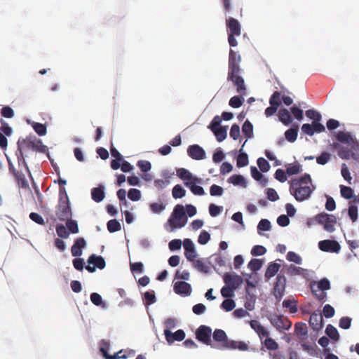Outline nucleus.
Listing matches in <instances>:
<instances>
[{"label":"nucleus","mask_w":359,"mask_h":359,"mask_svg":"<svg viewBox=\"0 0 359 359\" xmlns=\"http://www.w3.org/2000/svg\"><path fill=\"white\" fill-rule=\"evenodd\" d=\"M340 143L334 142L333 147L337 149L338 156L342 159L355 158L359 152V143L350 132L339 131L334 135Z\"/></svg>","instance_id":"1"},{"label":"nucleus","mask_w":359,"mask_h":359,"mask_svg":"<svg viewBox=\"0 0 359 359\" xmlns=\"http://www.w3.org/2000/svg\"><path fill=\"white\" fill-rule=\"evenodd\" d=\"M289 184L290 194L299 202L308 200L316 189L311 175L307 173L291 180Z\"/></svg>","instance_id":"2"},{"label":"nucleus","mask_w":359,"mask_h":359,"mask_svg":"<svg viewBox=\"0 0 359 359\" xmlns=\"http://www.w3.org/2000/svg\"><path fill=\"white\" fill-rule=\"evenodd\" d=\"M37 141L38 139L35 136L27 137L25 139H20L18 141V150L16 151V156L19 163L22 162L25 165H26V162L24 157V151L32 150L35 151V149L37 147Z\"/></svg>","instance_id":"3"},{"label":"nucleus","mask_w":359,"mask_h":359,"mask_svg":"<svg viewBox=\"0 0 359 359\" xmlns=\"http://www.w3.org/2000/svg\"><path fill=\"white\" fill-rule=\"evenodd\" d=\"M226 25L228 32V41L231 46L235 47L238 42L235 36H239L241 34V27L238 20L233 18H229L226 20Z\"/></svg>","instance_id":"4"},{"label":"nucleus","mask_w":359,"mask_h":359,"mask_svg":"<svg viewBox=\"0 0 359 359\" xmlns=\"http://www.w3.org/2000/svg\"><path fill=\"white\" fill-rule=\"evenodd\" d=\"M314 219L318 224L323 225L326 231L332 233L335 231L337 217L334 215L321 212L316 215Z\"/></svg>","instance_id":"5"},{"label":"nucleus","mask_w":359,"mask_h":359,"mask_svg":"<svg viewBox=\"0 0 359 359\" xmlns=\"http://www.w3.org/2000/svg\"><path fill=\"white\" fill-rule=\"evenodd\" d=\"M268 320L279 332L288 330L292 326L291 321L283 315L272 313L268 316Z\"/></svg>","instance_id":"6"},{"label":"nucleus","mask_w":359,"mask_h":359,"mask_svg":"<svg viewBox=\"0 0 359 359\" xmlns=\"http://www.w3.org/2000/svg\"><path fill=\"white\" fill-rule=\"evenodd\" d=\"M211 335L212 330L206 325H201L196 332V339L198 341L211 347H217L216 345L212 344Z\"/></svg>","instance_id":"7"},{"label":"nucleus","mask_w":359,"mask_h":359,"mask_svg":"<svg viewBox=\"0 0 359 359\" xmlns=\"http://www.w3.org/2000/svg\"><path fill=\"white\" fill-rule=\"evenodd\" d=\"M241 60V55L236 52L230 49L229 55V69L228 74L241 73L240 62Z\"/></svg>","instance_id":"8"},{"label":"nucleus","mask_w":359,"mask_h":359,"mask_svg":"<svg viewBox=\"0 0 359 359\" xmlns=\"http://www.w3.org/2000/svg\"><path fill=\"white\" fill-rule=\"evenodd\" d=\"M286 278L284 274L279 273L276 277V281L273 287V295L279 302L285 294L286 286Z\"/></svg>","instance_id":"9"},{"label":"nucleus","mask_w":359,"mask_h":359,"mask_svg":"<svg viewBox=\"0 0 359 359\" xmlns=\"http://www.w3.org/2000/svg\"><path fill=\"white\" fill-rule=\"evenodd\" d=\"M212 338L215 342H212L213 345H216L217 347H213L214 348L217 349H226V346L228 345L229 339L226 334V332L220 329H216L213 334Z\"/></svg>","instance_id":"10"},{"label":"nucleus","mask_w":359,"mask_h":359,"mask_svg":"<svg viewBox=\"0 0 359 359\" xmlns=\"http://www.w3.org/2000/svg\"><path fill=\"white\" fill-rule=\"evenodd\" d=\"M241 73L236 74H228L227 80L231 81L234 86L236 87V91L241 95H245L246 94V86L243 78L240 76Z\"/></svg>","instance_id":"11"},{"label":"nucleus","mask_w":359,"mask_h":359,"mask_svg":"<svg viewBox=\"0 0 359 359\" xmlns=\"http://www.w3.org/2000/svg\"><path fill=\"white\" fill-rule=\"evenodd\" d=\"M319 249L323 252L339 253L341 246L337 241L323 240L318 243Z\"/></svg>","instance_id":"12"},{"label":"nucleus","mask_w":359,"mask_h":359,"mask_svg":"<svg viewBox=\"0 0 359 359\" xmlns=\"http://www.w3.org/2000/svg\"><path fill=\"white\" fill-rule=\"evenodd\" d=\"M224 282L229 287L236 290L243 282L241 276L237 274L225 273L224 276Z\"/></svg>","instance_id":"13"},{"label":"nucleus","mask_w":359,"mask_h":359,"mask_svg":"<svg viewBox=\"0 0 359 359\" xmlns=\"http://www.w3.org/2000/svg\"><path fill=\"white\" fill-rule=\"evenodd\" d=\"M56 215L60 221H65L66 219L71 218L72 210L69 203H59Z\"/></svg>","instance_id":"14"},{"label":"nucleus","mask_w":359,"mask_h":359,"mask_svg":"<svg viewBox=\"0 0 359 359\" xmlns=\"http://www.w3.org/2000/svg\"><path fill=\"white\" fill-rule=\"evenodd\" d=\"M187 154L194 160H202L205 158L204 149L198 144L190 145L187 149Z\"/></svg>","instance_id":"15"},{"label":"nucleus","mask_w":359,"mask_h":359,"mask_svg":"<svg viewBox=\"0 0 359 359\" xmlns=\"http://www.w3.org/2000/svg\"><path fill=\"white\" fill-rule=\"evenodd\" d=\"M183 245L186 258L190 262H194V259L197 257V253L193 242L190 239L186 238L183 242Z\"/></svg>","instance_id":"16"},{"label":"nucleus","mask_w":359,"mask_h":359,"mask_svg":"<svg viewBox=\"0 0 359 359\" xmlns=\"http://www.w3.org/2000/svg\"><path fill=\"white\" fill-rule=\"evenodd\" d=\"M173 290L176 294L182 296H188L191 293L190 284L184 281H177L175 283Z\"/></svg>","instance_id":"17"},{"label":"nucleus","mask_w":359,"mask_h":359,"mask_svg":"<svg viewBox=\"0 0 359 359\" xmlns=\"http://www.w3.org/2000/svg\"><path fill=\"white\" fill-rule=\"evenodd\" d=\"M164 334L168 344H172L175 341H181L185 338V332L182 330H178L172 333L168 330H164Z\"/></svg>","instance_id":"18"},{"label":"nucleus","mask_w":359,"mask_h":359,"mask_svg":"<svg viewBox=\"0 0 359 359\" xmlns=\"http://www.w3.org/2000/svg\"><path fill=\"white\" fill-rule=\"evenodd\" d=\"M201 182V179L194 177V179L191 182H184V185L189 188L194 195L203 196L205 194L203 188L201 186L196 185V184H200Z\"/></svg>","instance_id":"19"},{"label":"nucleus","mask_w":359,"mask_h":359,"mask_svg":"<svg viewBox=\"0 0 359 359\" xmlns=\"http://www.w3.org/2000/svg\"><path fill=\"white\" fill-rule=\"evenodd\" d=\"M323 316L318 311L313 312L309 318V325L313 330L318 331L323 327Z\"/></svg>","instance_id":"20"},{"label":"nucleus","mask_w":359,"mask_h":359,"mask_svg":"<svg viewBox=\"0 0 359 359\" xmlns=\"http://www.w3.org/2000/svg\"><path fill=\"white\" fill-rule=\"evenodd\" d=\"M86 246V242L83 238H76L71 248L72 256L80 257L82 255V249Z\"/></svg>","instance_id":"21"},{"label":"nucleus","mask_w":359,"mask_h":359,"mask_svg":"<svg viewBox=\"0 0 359 359\" xmlns=\"http://www.w3.org/2000/svg\"><path fill=\"white\" fill-rule=\"evenodd\" d=\"M103 344H104L106 345V348L102 346V347H100V351L102 353L103 356L106 359H121V358L126 359L128 358L127 355L123 354L122 350L114 353V355L108 354L107 348H108L109 344L104 341H103Z\"/></svg>","instance_id":"22"},{"label":"nucleus","mask_w":359,"mask_h":359,"mask_svg":"<svg viewBox=\"0 0 359 359\" xmlns=\"http://www.w3.org/2000/svg\"><path fill=\"white\" fill-rule=\"evenodd\" d=\"M88 264H93L95 267L99 269H103L106 263L104 258L102 256H97L95 254L91 255L88 259Z\"/></svg>","instance_id":"23"},{"label":"nucleus","mask_w":359,"mask_h":359,"mask_svg":"<svg viewBox=\"0 0 359 359\" xmlns=\"http://www.w3.org/2000/svg\"><path fill=\"white\" fill-rule=\"evenodd\" d=\"M226 349H238L240 351H248L249 349L248 345L242 341L229 340L228 345L226 346Z\"/></svg>","instance_id":"24"},{"label":"nucleus","mask_w":359,"mask_h":359,"mask_svg":"<svg viewBox=\"0 0 359 359\" xmlns=\"http://www.w3.org/2000/svg\"><path fill=\"white\" fill-rule=\"evenodd\" d=\"M91 197L95 202H101L104 198V187L100 185L98 187L92 189Z\"/></svg>","instance_id":"25"},{"label":"nucleus","mask_w":359,"mask_h":359,"mask_svg":"<svg viewBox=\"0 0 359 359\" xmlns=\"http://www.w3.org/2000/svg\"><path fill=\"white\" fill-rule=\"evenodd\" d=\"M280 264L276 262H271L265 272V278L269 280L273 277L280 270Z\"/></svg>","instance_id":"26"},{"label":"nucleus","mask_w":359,"mask_h":359,"mask_svg":"<svg viewBox=\"0 0 359 359\" xmlns=\"http://www.w3.org/2000/svg\"><path fill=\"white\" fill-rule=\"evenodd\" d=\"M171 216L174 217L175 219L178 220H186V223L187 222V218L185 215L184 208L182 205H177L174 208L173 212Z\"/></svg>","instance_id":"27"},{"label":"nucleus","mask_w":359,"mask_h":359,"mask_svg":"<svg viewBox=\"0 0 359 359\" xmlns=\"http://www.w3.org/2000/svg\"><path fill=\"white\" fill-rule=\"evenodd\" d=\"M168 224L170 228L169 231H174L176 229H180L184 227L186 225V220H178L175 219L174 217L170 216V217L168 220Z\"/></svg>","instance_id":"28"},{"label":"nucleus","mask_w":359,"mask_h":359,"mask_svg":"<svg viewBox=\"0 0 359 359\" xmlns=\"http://www.w3.org/2000/svg\"><path fill=\"white\" fill-rule=\"evenodd\" d=\"M295 328V334L297 336L302 339H304L306 337L308 331L306 325L304 323H298L294 325Z\"/></svg>","instance_id":"29"},{"label":"nucleus","mask_w":359,"mask_h":359,"mask_svg":"<svg viewBox=\"0 0 359 359\" xmlns=\"http://www.w3.org/2000/svg\"><path fill=\"white\" fill-rule=\"evenodd\" d=\"M279 115V119L280 121L285 126L290 125L292 121V116L289 112V111L287 109H280L278 113Z\"/></svg>","instance_id":"30"},{"label":"nucleus","mask_w":359,"mask_h":359,"mask_svg":"<svg viewBox=\"0 0 359 359\" xmlns=\"http://www.w3.org/2000/svg\"><path fill=\"white\" fill-rule=\"evenodd\" d=\"M285 272L288 276H294L297 275H302L305 271L303 268L296 266L293 264L285 266Z\"/></svg>","instance_id":"31"},{"label":"nucleus","mask_w":359,"mask_h":359,"mask_svg":"<svg viewBox=\"0 0 359 359\" xmlns=\"http://www.w3.org/2000/svg\"><path fill=\"white\" fill-rule=\"evenodd\" d=\"M298 126H293L292 128L287 130L285 133L286 140L290 142H294L298 135Z\"/></svg>","instance_id":"32"},{"label":"nucleus","mask_w":359,"mask_h":359,"mask_svg":"<svg viewBox=\"0 0 359 359\" xmlns=\"http://www.w3.org/2000/svg\"><path fill=\"white\" fill-rule=\"evenodd\" d=\"M177 175L184 182H191L195 177L185 168H179L177 170Z\"/></svg>","instance_id":"33"},{"label":"nucleus","mask_w":359,"mask_h":359,"mask_svg":"<svg viewBox=\"0 0 359 359\" xmlns=\"http://www.w3.org/2000/svg\"><path fill=\"white\" fill-rule=\"evenodd\" d=\"M326 334L334 341H337L339 339V334L336 327L329 324L327 325L325 330Z\"/></svg>","instance_id":"34"},{"label":"nucleus","mask_w":359,"mask_h":359,"mask_svg":"<svg viewBox=\"0 0 359 359\" xmlns=\"http://www.w3.org/2000/svg\"><path fill=\"white\" fill-rule=\"evenodd\" d=\"M194 266L199 271L208 273L210 271V267L202 259H194L192 262Z\"/></svg>","instance_id":"35"},{"label":"nucleus","mask_w":359,"mask_h":359,"mask_svg":"<svg viewBox=\"0 0 359 359\" xmlns=\"http://www.w3.org/2000/svg\"><path fill=\"white\" fill-rule=\"evenodd\" d=\"M242 132L247 138H251L253 135V126L248 120H246L242 127Z\"/></svg>","instance_id":"36"},{"label":"nucleus","mask_w":359,"mask_h":359,"mask_svg":"<svg viewBox=\"0 0 359 359\" xmlns=\"http://www.w3.org/2000/svg\"><path fill=\"white\" fill-rule=\"evenodd\" d=\"M212 132L215 134L217 140L219 142L224 140L227 135L226 127H220L219 128L213 130Z\"/></svg>","instance_id":"37"},{"label":"nucleus","mask_w":359,"mask_h":359,"mask_svg":"<svg viewBox=\"0 0 359 359\" xmlns=\"http://www.w3.org/2000/svg\"><path fill=\"white\" fill-rule=\"evenodd\" d=\"M283 306L289 309L291 313H294L297 311V302L292 299H285L283 302Z\"/></svg>","instance_id":"38"},{"label":"nucleus","mask_w":359,"mask_h":359,"mask_svg":"<svg viewBox=\"0 0 359 359\" xmlns=\"http://www.w3.org/2000/svg\"><path fill=\"white\" fill-rule=\"evenodd\" d=\"M228 182L236 186L241 185L245 187L246 186L244 177L240 175H233L231 176L228 180Z\"/></svg>","instance_id":"39"},{"label":"nucleus","mask_w":359,"mask_h":359,"mask_svg":"<svg viewBox=\"0 0 359 359\" xmlns=\"http://www.w3.org/2000/svg\"><path fill=\"white\" fill-rule=\"evenodd\" d=\"M262 344L269 351H276L278 348V343L269 337L264 341H262Z\"/></svg>","instance_id":"40"},{"label":"nucleus","mask_w":359,"mask_h":359,"mask_svg":"<svg viewBox=\"0 0 359 359\" xmlns=\"http://www.w3.org/2000/svg\"><path fill=\"white\" fill-rule=\"evenodd\" d=\"M302 165L297 163L291 164L286 168V173L288 175H294L299 174L302 172Z\"/></svg>","instance_id":"41"},{"label":"nucleus","mask_w":359,"mask_h":359,"mask_svg":"<svg viewBox=\"0 0 359 359\" xmlns=\"http://www.w3.org/2000/svg\"><path fill=\"white\" fill-rule=\"evenodd\" d=\"M263 265V261L259 259H252L248 263V268L252 271L259 270Z\"/></svg>","instance_id":"42"},{"label":"nucleus","mask_w":359,"mask_h":359,"mask_svg":"<svg viewBox=\"0 0 359 359\" xmlns=\"http://www.w3.org/2000/svg\"><path fill=\"white\" fill-rule=\"evenodd\" d=\"M66 226L69 232L72 233H77L79 232V226L76 221L71 219L70 218L66 219Z\"/></svg>","instance_id":"43"},{"label":"nucleus","mask_w":359,"mask_h":359,"mask_svg":"<svg viewBox=\"0 0 359 359\" xmlns=\"http://www.w3.org/2000/svg\"><path fill=\"white\" fill-rule=\"evenodd\" d=\"M172 196L175 198H181L186 194V191L182 187L181 185L177 184L172 189Z\"/></svg>","instance_id":"44"},{"label":"nucleus","mask_w":359,"mask_h":359,"mask_svg":"<svg viewBox=\"0 0 359 359\" xmlns=\"http://www.w3.org/2000/svg\"><path fill=\"white\" fill-rule=\"evenodd\" d=\"M121 229V224L116 219H111L107 222V229L110 233L116 232Z\"/></svg>","instance_id":"45"},{"label":"nucleus","mask_w":359,"mask_h":359,"mask_svg":"<svg viewBox=\"0 0 359 359\" xmlns=\"http://www.w3.org/2000/svg\"><path fill=\"white\" fill-rule=\"evenodd\" d=\"M340 191L341 196L346 199H351L353 196V191L349 187L341 185Z\"/></svg>","instance_id":"46"},{"label":"nucleus","mask_w":359,"mask_h":359,"mask_svg":"<svg viewBox=\"0 0 359 359\" xmlns=\"http://www.w3.org/2000/svg\"><path fill=\"white\" fill-rule=\"evenodd\" d=\"M241 96H233L229 100V105L233 108H238L242 106L244 98Z\"/></svg>","instance_id":"47"},{"label":"nucleus","mask_w":359,"mask_h":359,"mask_svg":"<svg viewBox=\"0 0 359 359\" xmlns=\"http://www.w3.org/2000/svg\"><path fill=\"white\" fill-rule=\"evenodd\" d=\"M286 258L289 262H294L297 264H301L302 262V257L296 252L290 251L286 255Z\"/></svg>","instance_id":"48"},{"label":"nucleus","mask_w":359,"mask_h":359,"mask_svg":"<svg viewBox=\"0 0 359 359\" xmlns=\"http://www.w3.org/2000/svg\"><path fill=\"white\" fill-rule=\"evenodd\" d=\"M236 306L235 302L231 299L224 300L221 304V308L226 311H232Z\"/></svg>","instance_id":"49"},{"label":"nucleus","mask_w":359,"mask_h":359,"mask_svg":"<svg viewBox=\"0 0 359 359\" xmlns=\"http://www.w3.org/2000/svg\"><path fill=\"white\" fill-rule=\"evenodd\" d=\"M236 290L233 287L226 285L221 289V294L224 298H231L234 297V291Z\"/></svg>","instance_id":"50"},{"label":"nucleus","mask_w":359,"mask_h":359,"mask_svg":"<svg viewBox=\"0 0 359 359\" xmlns=\"http://www.w3.org/2000/svg\"><path fill=\"white\" fill-rule=\"evenodd\" d=\"M248 156L245 153L240 154L237 157V166L242 168L246 166L248 164Z\"/></svg>","instance_id":"51"},{"label":"nucleus","mask_w":359,"mask_h":359,"mask_svg":"<svg viewBox=\"0 0 359 359\" xmlns=\"http://www.w3.org/2000/svg\"><path fill=\"white\" fill-rule=\"evenodd\" d=\"M56 232L59 237L62 238H67L69 236V232L68 231L67 227H65L63 224L57 225Z\"/></svg>","instance_id":"52"},{"label":"nucleus","mask_w":359,"mask_h":359,"mask_svg":"<svg viewBox=\"0 0 359 359\" xmlns=\"http://www.w3.org/2000/svg\"><path fill=\"white\" fill-rule=\"evenodd\" d=\"M280 93L278 91H275L269 99L270 105L278 107L280 105Z\"/></svg>","instance_id":"53"},{"label":"nucleus","mask_w":359,"mask_h":359,"mask_svg":"<svg viewBox=\"0 0 359 359\" xmlns=\"http://www.w3.org/2000/svg\"><path fill=\"white\" fill-rule=\"evenodd\" d=\"M331 154L324 151L316 158V162L320 165H325L330 159Z\"/></svg>","instance_id":"54"},{"label":"nucleus","mask_w":359,"mask_h":359,"mask_svg":"<svg viewBox=\"0 0 359 359\" xmlns=\"http://www.w3.org/2000/svg\"><path fill=\"white\" fill-rule=\"evenodd\" d=\"M257 165L260 170L263 172H266L270 169V165L269 162L262 157H260L257 159Z\"/></svg>","instance_id":"55"},{"label":"nucleus","mask_w":359,"mask_h":359,"mask_svg":"<svg viewBox=\"0 0 359 359\" xmlns=\"http://www.w3.org/2000/svg\"><path fill=\"white\" fill-rule=\"evenodd\" d=\"M128 198L133 201H137L141 198V192L137 189H130L128 193Z\"/></svg>","instance_id":"56"},{"label":"nucleus","mask_w":359,"mask_h":359,"mask_svg":"<svg viewBox=\"0 0 359 359\" xmlns=\"http://www.w3.org/2000/svg\"><path fill=\"white\" fill-rule=\"evenodd\" d=\"M137 165L143 172L149 171L151 168V163L146 160H140L137 161Z\"/></svg>","instance_id":"57"},{"label":"nucleus","mask_w":359,"mask_h":359,"mask_svg":"<svg viewBox=\"0 0 359 359\" xmlns=\"http://www.w3.org/2000/svg\"><path fill=\"white\" fill-rule=\"evenodd\" d=\"M306 116L310 119H313V121H320L322 118L321 114L314 109L307 110L306 111Z\"/></svg>","instance_id":"58"},{"label":"nucleus","mask_w":359,"mask_h":359,"mask_svg":"<svg viewBox=\"0 0 359 359\" xmlns=\"http://www.w3.org/2000/svg\"><path fill=\"white\" fill-rule=\"evenodd\" d=\"M266 252V249L259 245H255L251 250V255L252 256H261Z\"/></svg>","instance_id":"59"},{"label":"nucleus","mask_w":359,"mask_h":359,"mask_svg":"<svg viewBox=\"0 0 359 359\" xmlns=\"http://www.w3.org/2000/svg\"><path fill=\"white\" fill-rule=\"evenodd\" d=\"M69 203V197L66 189L64 187H60L59 189V203Z\"/></svg>","instance_id":"60"},{"label":"nucleus","mask_w":359,"mask_h":359,"mask_svg":"<svg viewBox=\"0 0 359 359\" xmlns=\"http://www.w3.org/2000/svg\"><path fill=\"white\" fill-rule=\"evenodd\" d=\"M150 210L156 214H159L165 210V205L162 203H153L149 205Z\"/></svg>","instance_id":"61"},{"label":"nucleus","mask_w":359,"mask_h":359,"mask_svg":"<svg viewBox=\"0 0 359 359\" xmlns=\"http://www.w3.org/2000/svg\"><path fill=\"white\" fill-rule=\"evenodd\" d=\"M33 128L34 131L40 136H43L46 134V127L42 123H34L33 125Z\"/></svg>","instance_id":"62"},{"label":"nucleus","mask_w":359,"mask_h":359,"mask_svg":"<svg viewBox=\"0 0 359 359\" xmlns=\"http://www.w3.org/2000/svg\"><path fill=\"white\" fill-rule=\"evenodd\" d=\"M271 222L266 219H262L257 226L258 231H269L271 229Z\"/></svg>","instance_id":"63"},{"label":"nucleus","mask_w":359,"mask_h":359,"mask_svg":"<svg viewBox=\"0 0 359 359\" xmlns=\"http://www.w3.org/2000/svg\"><path fill=\"white\" fill-rule=\"evenodd\" d=\"M341 173L344 179L349 184L351 183L352 177L351 176L349 170L345 163L341 165Z\"/></svg>","instance_id":"64"}]
</instances>
